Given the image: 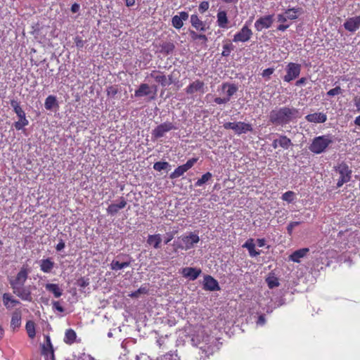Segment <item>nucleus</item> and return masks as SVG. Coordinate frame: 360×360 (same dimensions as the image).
<instances>
[{
    "label": "nucleus",
    "instance_id": "obj_1",
    "mask_svg": "<svg viewBox=\"0 0 360 360\" xmlns=\"http://www.w3.org/2000/svg\"><path fill=\"white\" fill-rule=\"evenodd\" d=\"M297 108L282 107L273 110L269 114V121L275 125L285 126L298 117Z\"/></svg>",
    "mask_w": 360,
    "mask_h": 360
},
{
    "label": "nucleus",
    "instance_id": "obj_2",
    "mask_svg": "<svg viewBox=\"0 0 360 360\" xmlns=\"http://www.w3.org/2000/svg\"><path fill=\"white\" fill-rule=\"evenodd\" d=\"M190 22L194 30H191L189 34L191 39L194 41H202V43L206 44L208 41L207 37L203 34L210 29V25H207L205 21H202L198 14H192L190 17Z\"/></svg>",
    "mask_w": 360,
    "mask_h": 360
},
{
    "label": "nucleus",
    "instance_id": "obj_3",
    "mask_svg": "<svg viewBox=\"0 0 360 360\" xmlns=\"http://www.w3.org/2000/svg\"><path fill=\"white\" fill-rule=\"evenodd\" d=\"M332 143L333 139L330 134L319 136L313 139L309 148L314 153L319 154L325 151Z\"/></svg>",
    "mask_w": 360,
    "mask_h": 360
},
{
    "label": "nucleus",
    "instance_id": "obj_4",
    "mask_svg": "<svg viewBox=\"0 0 360 360\" xmlns=\"http://www.w3.org/2000/svg\"><path fill=\"white\" fill-rule=\"evenodd\" d=\"M335 170L340 176L336 185L337 188L342 187L351 180L352 171L345 163L339 164L335 167Z\"/></svg>",
    "mask_w": 360,
    "mask_h": 360
},
{
    "label": "nucleus",
    "instance_id": "obj_5",
    "mask_svg": "<svg viewBox=\"0 0 360 360\" xmlns=\"http://www.w3.org/2000/svg\"><path fill=\"white\" fill-rule=\"evenodd\" d=\"M221 89L226 90V96L224 98L216 97L214 99L215 103L218 105L226 104L230 101L231 97L233 96L238 91V87L234 84L223 83Z\"/></svg>",
    "mask_w": 360,
    "mask_h": 360
},
{
    "label": "nucleus",
    "instance_id": "obj_6",
    "mask_svg": "<svg viewBox=\"0 0 360 360\" xmlns=\"http://www.w3.org/2000/svg\"><path fill=\"white\" fill-rule=\"evenodd\" d=\"M286 75L283 77V80L286 82L297 78L301 72V65L295 63H289L285 68Z\"/></svg>",
    "mask_w": 360,
    "mask_h": 360
},
{
    "label": "nucleus",
    "instance_id": "obj_7",
    "mask_svg": "<svg viewBox=\"0 0 360 360\" xmlns=\"http://www.w3.org/2000/svg\"><path fill=\"white\" fill-rule=\"evenodd\" d=\"M252 34V30L245 24L233 35V41L245 43L251 39Z\"/></svg>",
    "mask_w": 360,
    "mask_h": 360
},
{
    "label": "nucleus",
    "instance_id": "obj_8",
    "mask_svg": "<svg viewBox=\"0 0 360 360\" xmlns=\"http://www.w3.org/2000/svg\"><path fill=\"white\" fill-rule=\"evenodd\" d=\"M173 129H176L175 125L171 122H165L159 124L152 131V136L155 139H160L165 136V134Z\"/></svg>",
    "mask_w": 360,
    "mask_h": 360
},
{
    "label": "nucleus",
    "instance_id": "obj_9",
    "mask_svg": "<svg viewBox=\"0 0 360 360\" xmlns=\"http://www.w3.org/2000/svg\"><path fill=\"white\" fill-rule=\"evenodd\" d=\"M28 271L26 268L22 267L20 271L17 274L15 278L10 279L9 283L12 289L19 288V286H24V284L27 278Z\"/></svg>",
    "mask_w": 360,
    "mask_h": 360
},
{
    "label": "nucleus",
    "instance_id": "obj_10",
    "mask_svg": "<svg viewBox=\"0 0 360 360\" xmlns=\"http://www.w3.org/2000/svg\"><path fill=\"white\" fill-rule=\"evenodd\" d=\"M205 90L206 86L205 82L200 79H195L185 89V91L188 95H193L197 92L203 94Z\"/></svg>",
    "mask_w": 360,
    "mask_h": 360
},
{
    "label": "nucleus",
    "instance_id": "obj_11",
    "mask_svg": "<svg viewBox=\"0 0 360 360\" xmlns=\"http://www.w3.org/2000/svg\"><path fill=\"white\" fill-rule=\"evenodd\" d=\"M197 160L198 159H189L186 164L176 168L174 171L170 174L169 178L174 179L182 176L193 166L194 163L196 162Z\"/></svg>",
    "mask_w": 360,
    "mask_h": 360
},
{
    "label": "nucleus",
    "instance_id": "obj_12",
    "mask_svg": "<svg viewBox=\"0 0 360 360\" xmlns=\"http://www.w3.org/2000/svg\"><path fill=\"white\" fill-rule=\"evenodd\" d=\"M274 22L273 15H268L258 18L255 22L257 31L260 32L263 29L269 28Z\"/></svg>",
    "mask_w": 360,
    "mask_h": 360
},
{
    "label": "nucleus",
    "instance_id": "obj_13",
    "mask_svg": "<svg viewBox=\"0 0 360 360\" xmlns=\"http://www.w3.org/2000/svg\"><path fill=\"white\" fill-rule=\"evenodd\" d=\"M200 240L199 236L195 233H190L188 236H184L181 237L183 245L181 247L182 249L189 250L192 248L195 244L198 243Z\"/></svg>",
    "mask_w": 360,
    "mask_h": 360
},
{
    "label": "nucleus",
    "instance_id": "obj_14",
    "mask_svg": "<svg viewBox=\"0 0 360 360\" xmlns=\"http://www.w3.org/2000/svg\"><path fill=\"white\" fill-rule=\"evenodd\" d=\"M230 21L226 11H219L217 13V25L223 30L229 28Z\"/></svg>",
    "mask_w": 360,
    "mask_h": 360
},
{
    "label": "nucleus",
    "instance_id": "obj_15",
    "mask_svg": "<svg viewBox=\"0 0 360 360\" xmlns=\"http://www.w3.org/2000/svg\"><path fill=\"white\" fill-rule=\"evenodd\" d=\"M189 15L186 11H181L179 15H175L172 18V25L176 29H181L184 26V21L188 20Z\"/></svg>",
    "mask_w": 360,
    "mask_h": 360
},
{
    "label": "nucleus",
    "instance_id": "obj_16",
    "mask_svg": "<svg viewBox=\"0 0 360 360\" xmlns=\"http://www.w3.org/2000/svg\"><path fill=\"white\" fill-rule=\"evenodd\" d=\"M2 302L4 306L8 310L20 304V301L14 298L9 292H5L2 295Z\"/></svg>",
    "mask_w": 360,
    "mask_h": 360
},
{
    "label": "nucleus",
    "instance_id": "obj_17",
    "mask_svg": "<svg viewBox=\"0 0 360 360\" xmlns=\"http://www.w3.org/2000/svg\"><path fill=\"white\" fill-rule=\"evenodd\" d=\"M360 27V15L349 18L344 23V27L349 32H354Z\"/></svg>",
    "mask_w": 360,
    "mask_h": 360
},
{
    "label": "nucleus",
    "instance_id": "obj_18",
    "mask_svg": "<svg viewBox=\"0 0 360 360\" xmlns=\"http://www.w3.org/2000/svg\"><path fill=\"white\" fill-rule=\"evenodd\" d=\"M216 351V344L214 341L212 342L206 343L200 347V354L201 357H209L212 355Z\"/></svg>",
    "mask_w": 360,
    "mask_h": 360
},
{
    "label": "nucleus",
    "instance_id": "obj_19",
    "mask_svg": "<svg viewBox=\"0 0 360 360\" xmlns=\"http://www.w3.org/2000/svg\"><path fill=\"white\" fill-rule=\"evenodd\" d=\"M200 269L193 267H185L182 269L181 274L185 278H189L191 281L195 280L201 274Z\"/></svg>",
    "mask_w": 360,
    "mask_h": 360
},
{
    "label": "nucleus",
    "instance_id": "obj_20",
    "mask_svg": "<svg viewBox=\"0 0 360 360\" xmlns=\"http://www.w3.org/2000/svg\"><path fill=\"white\" fill-rule=\"evenodd\" d=\"M127 205V200L124 198L121 197L120 202L117 204H110L107 208V213L110 215H115L120 210L124 208Z\"/></svg>",
    "mask_w": 360,
    "mask_h": 360
},
{
    "label": "nucleus",
    "instance_id": "obj_21",
    "mask_svg": "<svg viewBox=\"0 0 360 360\" xmlns=\"http://www.w3.org/2000/svg\"><path fill=\"white\" fill-rule=\"evenodd\" d=\"M292 145L291 140L286 136L281 135L278 139H275L272 143L274 148L281 147L284 149H288Z\"/></svg>",
    "mask_w": 360,
    "mask_h": 360
},
{
    "label": "nucleus",
    "instance_id": "obj_22",
    "mask_svg": "<svg viewBox=\"0 0 360 360\" xmlns=\"http://www.w3.org/2000/svg\"><path fill=\"white\" fill-rule=\"evenodd\" d=\"M45 342L41 346V354H51V360H55L54 350L49 335H45Z\"/></svg>",
    "mask_w": 360,
    "mask_h": 360
},
{
    "label": "nucleus",
    "instance_id": "obj_23",
    "mask_svg": "<svg viewBox=\"0 0 360 360\" xmlns=\"http://www.w3.org/2000/svg\"><path fill=\"white\" fill-rule=\"evenodd\" d=\"M204 289L210 291L218 290L219 283L212 276L207 275L204 278Z\"/></svg>",
    "mask_w": 360,
    "mask_h": 360
},
{
    "label": "nucleus",
    "instance_id": "obj_24",
    "mask_svg": "<svg viewBox=\"0 0 360 360\" xmlns=\"http://www.w3.org/2000/svg\"><path fill=\"white\" fill-rule=\"evenodd\" d=\"M149 76L155 79V81L161 84L162 86H168L167 77L160 71L153 70Z\"/></svg>",
    "mask_w": 360,
    "mask_h": 360
},
{
    "label": "nucleus",
    "instance_id": "obj_25",
    "mask_svg": "<svg viewBox=\"0 0 360 360\" xmlns=\"http://www.w3.org/2000/svg\"><path fill=\"white\" fill-rule=\"evenodd\" d=\"M305 119L309 122L323 123L327 120V115L323 112H314L307 115Z\"/></svg>",
    "mask_w": 360,
    "mask_h": 360
},
{
    "label": "nucleus",
    "instance_id": "obj_26",
    "mask_svg": "<svg viewBox=\"0 0 360 360\" xmlns=\"http://www.w3.org/2000/svg\"><path fill=\"white\" fill-rule=\"evenodd\" d=\"M13 292L15 295H16L18 297H20L22 300H25V301H31L32 300L31 292H30L29 290L26 289L23 286H19V288L13 289Z\"/></svg>",
    "mask_w": 360,
    "mask_h": 360
},
{
    "label": "nucleus",
    "instance_id": "obj_27",
    "mask_svg": "<svg viewBox=\"0 0 360 360\" xmlns=\"http://www.w3.org/2000/svg\"><path fill=\"white\" fill-rule=\"evenodd\" d=\"M22 312L20 309L15 310L11 315V328L13 330L19 328L21 326Z\"/></svg>",
    "mask_w": 360,
    "mask_h": 360
},
{
    "label": "nucleus",
    "instance_id": "obj_28",
    "mask_svg": "<svg viewBox=\"0 0 360 360\" xmlns=\"http://www.w3.org/2000/svg\"><path fill=\"white\" fill-rule=\"evenodd\" d=\"M309 252V249L308 248L299 249L293 252L289 256V259L294 262L299 263L300 262V259L304 257Z\"/></svg>",
    "mask_w": 360,
    "mask_h": 360
},
{
    "label": "nucleus",
    "instance_id": "obj_29",
    "mask_svg": "<svg viewBox=\"0 0 360 360\" xmlns=\"http://www.w3.org/2000/svg\"><path fill=\"white\" fill-rule=\"evenodd\" d=\"M253 130L252 124L243 122H236L234 132L236 134H245Z\"/></svg>",
    "mask_w": 360,
    "mask_h": 360
},
{
    "label": "nucleus",
    "instance_id": "obj_30",
    "mask_svg": "<svg viewBox=\"0 0 360 360\" xmlns=\"http://www.w3.org/2000/svg\"><path fill=\"white\" fill-rule=\"evenodd\" d=\"M162 238L159 233L148 235L147 238V243L153 246L155 249H159L161 247Z\"/></svg>",
    "mask_w": 360,
    "mask_h": 360
},
{
    "label": "nucleus",
    "instance_id": "obj_31",
    "mask_svg": "<svg viewBox=\"0 0 360 360\" xmlns=\"http://www.w3.org/2000/svg\"><path fill=\"white\" fill-rule=\"evenodd\" d=\"M55 263L51 258L43 259L40 261V269L44 273H50L53 269Z\"/></svg>",
    "mask_w": 360,
    "mask_h": 360
},
{
    "label": "nucleus",
    "instance_id": "obj_32",
    "mask_svg": "<svg viewBox=\"0 0 360 360\" xmlns=\"http://www.w3.org/2000/svg\"><path fill=\"white\" fill-rule=\"evenodd\" d=\"M151 93L150 87L148 84H141L134 92L135 97L148 96Z\"/></svg>",
    "mask_w": 360,
    "mask_h": 360
},
{
    "label": "nucleus",
    "instance_id": "obj_33",
    "mask_svg": "<svg viewBox=\"0 0 360 360\" xmlns=\"http://www.w3.org/2000/svg\"><path fill=\"white\" fill-rule=\"evenodd\" d=\"M45 288L49 292L53 293L56 298L60 297L63 294V291L58 284L47 283L45 285Z\"/></svg>",
    "mask_w": 360,
    "mask_h": 360
},
{
    "label": "nucleus",
    "instance_id": "obj_34",
    "mask_svg": "<svg viewBox=\"0 0 360 360\" xmlns=\"http://www.w3.org/2000/svg\"><path fill=\"white\" fill-rule=\"evenodd\" d=\"M253 241L252 238H250L243 245V248L248 250L250 257H256L259 255V252L255 250V245Z\"/></svg>",
    "mask_w": 360,
    "mask_h": 360
},
{
    "label": "nucleus",
    "instance_id": "obj_35",
    "mask_svg": "<svg viewBox=\"0 0 360 360\" xmlns=\"http://www.w3.org/2000/svg\"><path fill=\"white\" fill-rule=\"evenodd\" d=\"M233 49L234 46L230 40L226 39L223 41V50L221 52V56L224 57L229 56Z\"/></svg>",
    "mask_w": 360,
    "mask_h": 360
},
{
    "label": "nucleus",
    "instance_id": "obj_36",
    "mask_svg": "<svg viewBox=\"0 0 360 360\" xmlns=\"http://www.w3.org/2000/svg\"><path fill=\"white\" fill-rule=\"evenodd\" d=\"M160 46V52L165 55H169L172 53L175 49V46L172 42H164Z\"/></svg>",
    "mask_w": 360,
    "mask_h": 360
},
{
    "label": "nucleus",
    "instance_id": "obj_37",
    "mask_svg": "<svg viewBox=\"0 0 360 360\" xmlns=\"http://www.w3.org/2000/svg\"><path fill=\"white\" fill-rule=\"evenodd\" d=\"M131 264V261L120 262L117 260H112L110 264V269L114 271H118L122 269L125 267L129 266Z\"/></svg>",
    "mask_w": 360,
    "mask_h": 360
},
{
    "label": "nucleus",
    "instance_id": "obj_38",
    "mask_svg": "<svg viewBox=\"0 0 360 360\" xmlns=\"http://www.w3.org/2000/svg\"><path fill=\"white\" fill-rule=\"evenodd\" d=\"M77 338L75 331L71 328L68 329L65 333L64 342L68 345H72L75 342Z\"/></svg>",
    "mask_w": 360,
    "mask_h": 360
},
{
    "label": "nucleus",
    "instance_id": "obj_39",
    "mask_svg": "<svg viewBox=\"0 0 360 360\" xmlns=\"http://www.w3.org/2000/svg\"><path fill=\"white\" fill-rule=\"evenodd\" d=\"M58 104L56 100V97L55 96L50 95L49 96L44 103V107L46 110H52L54 107H58Z\"/></svg>",
    "mask_w": 360,
    "mask_h": 360
},
{
    "label": "nucleus",
    "instance_id": "obj_40",
    "mask_svg": "<svg viewBox=\"0 0 360 360\" xmlns=\"http://www.w3.org/2000/svg\"><path fill=\"white\" fill-rule=\"evenodd\" d=\"M25 329L30 338L33 339L36 335L35 323L33 321H27L25 325Z\"/></svg>",
    "mask_w": 360,
    "mask_h": 360
},
{
    "label": "nucleus",
    "instance_id": "obj_41",
    "mask_svg": "<svg viewBox=\"0 0 360 360\" xmlns=\"http://www.w3.org/2000/svg\"><path fill=\"white\" fill-rule=\"evenodd\" d=\"M300 8H288L285 11V14L287 15L288 19L290 20H295L298 17V13L301 11Z\"/></svg>",
    "mask_w": 360,
    "mask_h": 360
},
{
    "label": "nucleus",
    "instance_id": "obj_42",
    "mask_svg": "<svg viewBox=\"0 0 360 360\" xmlns=\"http://www.w3.org/2000/svg\"><path fill=\"white\" fill-rule=\"evenodd\" d=\"M212 174L210 172L204 174L195 183V186H201L211 179Z\"/></svg>",
    "mask_w": 360,
    "mask_h": 360
},
{
    "label": "nucleus",
    "instance_id": "obj_43",
    "mask_svg": "<svg viewBox=\"0 0 360 360\" xmlns=\"http://www.w3.org/2000/svg\"><path fill=\"white\" fill-rule=\"evenodd\" d=\"M295 198V194L293 191H289L285 193H284L282 195L281 199L284 201H286L288 202H292Z\"/></svg>",
    "mask_w": 360,
    "mask_h": 360
},
{
    "label": "nucleus",
    "instance_id": "obj_44",
    "mask_svg": "<svg viewBox=\"0 0 360 360\" xmlns=\"http://www.w3.org/2000/svg\"><path fill=\"white\" fill-rule=\"evenodd\" d=\"M28 124H29L28 120L24 121L23 120L18 119V121H16L13 123V127L16 130L20 131V130H22L24 129V127Z\"/></svg>",
    "mask_w": 360,
    "mask_h": 360
},
{
    "label": "nucleus",
    "instance_id": "obj_45",
    "mask_svg": "<svg viewBox=\"0 0 360 360\" xmlns=\"http://www.w3.org/2000/svg\"><path fill=\"white\" fill-rule=\"evenodd\" d=\"M11 105L13 108V110L16 115H18L23 110L22 108L20 107L19 102L16 100H11Z\"/></svg>",
    "mask_w": 360,
    "mask_h": 360
},
{
    "label": "nucleus",
    "instance_id": "obj_46",
    "mask_svg": "<svg viewBox=\"0 0 360 360\" xmlns=\"http://www.w3.org/2000/svg\"><path fill=\"white\" fill-rule=\"evenodd\" d=\"M210 4L207 1H204L200 2L198 6V10L200 13H204L205 11H207L209 9Z\"/></svg>",
    "mask_w": 360,
    "mask_h": 360
},
{
    "label": "nucleus",
    "instance_id": "obj_47",
    "mask_svg": "<svg viewBox=\"0 0 360 360\" xmlns=\"http://www.w3.org/2000/svg\"><path fill=\"white\" fill-rule=\"evenodd\" d=\"M168 165V163L166 162H158L154 164L153 168L157 171H161L165 169Z\"/></svg>",
    "mask_w": 360,
    "mask_h": 360
},
{
    "label": "nucleus",
    "instance_id": "obj_48",
    "mask_svg": "<svg viewBox=\"0 0 360 360\" xmlns=\"http://www.w3.org/2000/svg\"><path fill=\"white\" fill-rule=\"evenodd\" d=\"M117 92V88L115 86H110L107 88V95L111 98H114Z\"/></svg>",
    "mask_w": 360,
    "mask_h": 360
},
{
    "label": "nucleus",
    "instance_id": "obj_49",
    "mask_svg": "<svg viewBox=\"0 0 360 360\" xmlns=\"http://www.w3.org/2000/svg\"><path fill=\"white\" fill-rule=\"evenodd\" d=\"M77 285L84 288L89 285V279L88 278L82 277L77 280Z\"/></svg>",
    "mask_w": 360,
    "mask_h": 360
},
{
    "label": "nucleus",
    "instance_id": "obj_50",
    "mask_svg": "<svg viewBox=\"0 0 360 360\" xmlns=\"http://www.w3.org/2000/svg\"><path fill=\"white\" fill-rule=\"evenodd\" d=\"M340 94H342V89L340 86H336L327 92V95L329 96H334Z\"/></svg>",
    "mask_w": 360,
    "mask_h": 360
},
{
    "label": "nucleus",
    "instance_id": "obj_51",
    "mask_svg": "<svg viewBox=\"0 0 360 360\" xmlns=\"http://www.w3.org/2000/svg\"><path fill=\"white\" fill-rule=\"evenodd\" d=\"M274 72V68H269L264 70L262 72V76L266 79H269L270 76Z\"/></svg>",
    "mask_w": 360,
    "mask_h": 360
},
{
    "label": "nucleus",
    "instance_id": "obj_52",
    "mask_svg": "<svg viewBox=\"0 0 360 360\" xmlns=\"http://www.w3.org/2000/svg\"><path fill=\"white\" fill-rule=\"evenodd\" d=\"M74 41L75 43L76 46L78 49H82L84 47L85 41H84L82 37L77 36L74 38Z\"/></svg>",
    "mask_w": 360,
    "mask_h": 360
},
{
    "label": "nucleus",
    "instance_id": "obj_53",
    "mask_svg": "<svg viewBox=\"0 0 360 360\" xmlns=\"http://www.w3.org/2000/svg\"><path fill=\"white\" fill-rule=\"evenodd\" d=\"M300 224L299 221H292L287 226L288 233L291 236L292 233L293 229Z\"/></svg>",
    "mask_w": 360,
    "mask_h": 360
},
{
    "label": "nucleus",
    "instance_id": "obj_54",
    "mask_svg": "<svg viewBox=\"0 0 360 360\" xmlns=\"http://www.w3.org/2000/svg\"><path fill=\"white\" fill-rule=\"evenodd\" d=\"M223 127L226 129H233L234 131L235 130V127H236V122H225L223 124Z\"/></svg>",
    "mask_w": 360,
    "mask_h": 360
},
{
    "label": "nucleus",
    "instance_id": "obj_55",
    "mask_svg": "<svg viewBox=\"0 0 360 360\" xmlns=\"http://www.w3.org/2000/svg\"><path fill=\"white\" fill-rule=\"evenodd\" d=\"M266 323V319L264 314H261L259 316L258 319L257 321V324L263 326Z\"/></svg>",
    "mask_w": 360,
    "mask_h": 360
},
{
    "label": "nucleus",
    "instance_id": "obj_56",
    "mask_svg": "<svg viewBox=\"0 0 360 360\" xmlns=\"http://www.w3.org/2000/svg\"><path fill=\"white\" fill-rule=\"evenodd\" d=\"M65 242L63 241V240L60 239L59 240V243L56 246V250L58 252L61 251L65 248Z\"/></svg>",
    "mask_w": 360,
    "mask_h": 360
},
{
    "label": "nucleus",
    "instance_id": "obj_57",
    "mask_svg": "<svg viewBox=\"0 0 360 360\" xmlns=\"http://www.w3.org/2000/svg\"><path fill=\"white\" fill-rule=\"evenodd\" d=\"M268 285L270 288L278 286L279 283L276 280H268Z\"/></svg>",
    "mask_w": 360,
    "mask_h": 360
},
{
    "label": "nucleus",
    "instance_id": "obj_58",
    "mask_svg": "<svg viewBox=\"0 0 360 360\" xmlns=\"http://www.w3.org/2000/svg\"><path fill=\"white\" fill-rule=\"evenodd\" d=\"M354 103L355 106L356 107L357 111L360 112V97L355 96L354 98Z\"/></svg>",
    "mask_w": 360,
    "mask_h": 360
},
{
    "label": "nucleus",
    "instance_id": "obj_59",
    "mask_svg": "<svg viewBox=\"0 0 360 360\" xmlns=\"http://www.w3.org/2000/svg\"><path fill=\"white\" fill-rule=\"evenodd\" d=\"M53 307L60 312H63L64 309L62 306L60 305L58 302H53Z\"/></svg>",
    "mask_w": 360,
    "mask_h": 360
},
{
    "label": "nucleus",
    "instance_id": "obj_60",
    "mask_svg": "<svg viewBox=\"0 0 360 360\" xmlns=\"http://www.w3.org/2000/svg\"><path fill=\"white\" fill-rule=\"evenodd\" d=\"M306 82H307V78L306 77H301L300 79H299L298 80L296 81L295 85L297 86H300L302 84H305Z\"/></svg>",
    "mask_w": 360,
    "mask_h": 360
},
{
    "label": "nucleus",
    "instance_id": "obj_61",
    "mask_svg": "<svg viewBox=\"0 0 360 360\" xmlns=\"http://www.w3.org/2000/svg\"><path fill=\"white\" fill-rule=\"evenodd\" d=\"M157 360H173L172 355L167 354L160 358H158Z\"/></svg>",
    "mask_w": 360,
    "mask_h": 360
},
{
    "label": "nucleus",
    "instance_id": "obj_62",
    "mask_svg": "<svg viewBox=\"0 0 360 360\" xmlns=\"http://www.w3.org/2000/svg\"><path fill=\"white\" fill-rule=\"evenodd\" d=\"M79 9V6L77 3H75L71 6V11L72 13H77Z\"/></svg>",
    "mask_w": 360,
    "mask_h": 360
},
{
    "label": "nucleus",
    "instance_id": "obj_63",
    "mask_svg": "<svg viewBox=\"0 0 360 360\" xmlns=\"http://www.w3.org/2000/svg\"><path fill=\"white\" fill-rule=\"evenodd\" d=\"M18 119L23 120L24 121L28 120L26 118V114L24 110H22L21 112H20L18 115H17Z\"/></svg>",
    "mask_w": 360,
    "mask_h": 360
},
{
    "label": "nucleus",
    "instance_id": "obj_64",
    "mask_svg": "<svg viewBox=\"0 0 360 360\" xmlns=\"http://www.w3.org/2000/svg\"><path fill=\"white\" fill-rule=\"evenodd\" d=\"M265 239L264 238H258L257 240V245L260 248L264 246L265 245Z\"/></svg>",
    "mask_w": 360,
    "mask_h": 360
}]
</instances>
